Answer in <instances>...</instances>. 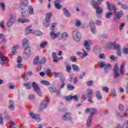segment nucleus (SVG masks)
Here are the masks:
<instances>
[{
    "instance_id": "1",
    "label": "nucleus",
    "mask_w": 128,
    "mask_h": 128,
    "mask_svg": "<svg viewBox=\"0 0 128 128\" xmlns=\"http://www.w3.org/2000/svg\"><path fill=\"white\" fill-rule=\"evenodd\" d=\"M23 46H27V48H25L23 54V58L25 60H28V58L30 56V47L28 45V40L26 38H24L22 42Z\"/></svg>"
},
{
    "instance_id": "2",
    "label": "nucleus",
    "mask_w": 128,
    "mask_h": 128,
    "mask_svg": "<svg viewBox=\"0 0 128 128\" xmlns=\"http://www.w3.org/2000/svg\"><path fill=\"white\" fill-rule=\"evenodd\" d=\"M112 8L114 14H115V18H113V22H114L116 24H119L118 20H120V18L124 16V12L120 10L116 12V5L114 4L112 5Z\"/></svg>"
},
{
    "instance_id": "3",
    "label": "nucleus",
    "mask_w": 128,
    "mask_h": 128,
    "mask_svg": "<svg viewBox=\"0 0 128 128\" xmlns=\"http://www.w3.org/2000/svg\"><path fill=\"white\" fill-rule=\"evenodd\" d=\"M120 76V68H118V63L115 64L113 68V77L114 78H118Z\"/></svg>"
},
{
    "instance_id": "4",
    "label": "nucleus",
    "mask_w": 128,
    "mask_h": 128,
    "mask_svg": "<svg viewBox=\"0 0 128 128\" xmlns=\"http://www.w3.org/2000/svg\"><path fill=\"white\" fill-rule=\"evenodd\" d=\"M70 116H72L70 113L67 112L64 114L62 115V118L65 122H68V120H69L71 124H74L72 118H71Z\"/></svg>"
},
{
    "instance_id": "5",
    "label": "nucleus",
    "mask_w": 128,
    "mask_h": 128,
    "mask_svg": "<svg viewBox=\"0 0 128 128\" xmlns=\"http://www.w3.org/2000/svg\"><path fill=\"white\" fill-rule=\"evenodd\" d=\"M32 86L34 88L35 92H36L38 96H42V91H40V88L38 86V85L36 84V82H32Z\"/></svg>"
},
{
    "instance_id": "6",
    "label": "nucleus",
    "mask_w": 128,
    "mask_h": 128,
    "mask_svg": "<svg viewBox=\"0 0 128 128\" xmlns=\"http://www.w3.org/2000/svg\"><path fill=\"white\" fill-rule=\"evenodd\" d=\"M107 4L108 8L109 10V12H107L106 14V18H110L111 16H112V5L109 2H106Z\"/></svg>"
},
{
    "instance_id": "7",
    "label": "nucleus",
    "mask_w": 128,
    "mask_h": 128,
    "mask_svg": "<svg viewBox=\"0 0 128 128\" xmlns=\"http://www.w3.org/2000/svg\"><path fill=\"white\" fill-rule=\"evenodd\" d=\"M16 14H14L13 15L11 16L10 20H8L7 22V26L8 28H10L16 22Z\"/></svg>"
},
{
    "instance_id": "8",
    "label": "nucleus",
    "mask_w": 128,
    "mask_h": 128,
    "mask_svg": "<svg viewBox=\"0 0 128 128\" xmlns=\"http://www.w3.org/2000/svg\"><path fill=\"white\" fill-rule=\"evenodd\" d=\"M72 36L76 42H79L82 36H80V33L76 30H74L72 32Z\"/></svg>"
},
{
    "instance_id": "9",
    "label": "nucleus",
    "mask_w": 128,
    "mask_h": 128,
    "mask_svg": "<svg viewBox=\"0 0 128 128\" xmlns=\"http://www.w3.org/2000/svg\"><path fill=\"white\" fill-rule=\"evenodd\" d=\"M96 12L97 18H100L102 16V14L104 12V9L102 7L98 6L96 7Z\"/></svg>"
},
{
    "instance_id": "10",
    "label": "nucleus",
    "mask_w": 128,
    "mask_h": 128,
    "mask_svg": "<svg viewBox=\"0 0 128 128\" xmlns=\"http://www.w3.org/2000/svg\"><path fill=\"white\" fill-rule=\"evenodd\" d=\"M114 50H116V54L118 56H122V48H120V46L116 44L114 46Z\"/></svg>"
},
{
    "instance_id": "11",
    "label": "nucleus",
    "mask_w": 128,
    "mask_h": 128,
    "mask_svg": "<svg viewBox=\"0 0 128 128\" xmlns=\"http://www.w3.org/2000/svg\"><path fill=\"white\" fill-rule=\"evenodd\" d=\"M48 102H50V99L48 98H46L44 99L40 105V108H48Z\"/></svg>"
},
{
    "instance_id": "12",
    "label": "nucleus",
    "mask_w": 128,
    "mask_h": 128,
    "mask_svg": "<svg viewBox=\"0 0 128 128\" xmlns=\"http://www.w3.org/2000/svg\"><path fill=\"white\" fill-rule=\"evenodd\" d=\"M0 64L2 66H4L6 64V56H4L2 53L0 52Z\"/></svg>"
},
{
    "instance_id": "13",
    "label": "nucleus",
    "mask_w": 128,
    "mask_h": 128,
    "mask_svg": "<svg viewBox=\"0 0 128 128\" xmlns=\"http://www.w3.org/2000/svg\"><path fill=\"white\" fill-rule=\"evenodd\" d=\"M85 112L86 114H88V112H90V116H92V114H98V110L94 108H88L85 110Z\"/></svg>"
},
{
    "instance_id": "14",
    "label": "nucleus",
    "mask_w": 128,
    "mask_h": 128,
    "mask_svg": "<svg viewBox=\"0 0 128 128\" xmlns=\"http://www.w3.org/2000/svg\"><path fill=\"white\" fill-rule=\"evenodd\" d=\"M29 114L32 118H34V120H36L37 122H40V120H41L40 116L38 114H36L32 112H30Z\"/></svg>"
},
{
    "instance_id": "15",
    "label": "nucleus",
    "mask_w": 128,
    "mask_h": 128,
    "mask_svg": "<svg viewBox=\"0 0 128 128\" xmlns=\"http://www.w3.org/2000/svg\"><path fill=\"white\" fill-rule=\"evenodd\" d=\"M88 94H86V98H92V96L94 94V92L92 91V89L90 88H88L87 90Z\"/></svg>"
},
{
    "instance_id": "16",
    "label": "nucleus",
    "mask_w": 128,
    "mask_h": 128,
    "mask_svg": "<svg viewBox=\"0 0 128 128\" xmlns=\"http://www.w3.org/2000/svg\"><path fill=\"white\" fill-rule=\"evenodd\" d=\"M50 36L52 38H58V36H60V33L58 32L57 34H56L54 30H52L50 32Z\"/></svg>"
},
{
    "instance_id": "17",
    "label": "nucleus",
    "mask_w": 128,
    "mask_h": 128,
    "mask_svg": "<svg viewBox=\"0 0 128 128\" xmlns=\"http://www.w3.org/2000/svg\"><path fill=\"white\" fill-rule=\"evenodd\" d=\"M28 6V1L25 0L20 4V8L21 10H24V8Z\"/></svg>"
},
{
    "instance_id": "18",
    "label": "nucleus",
    "mask_w": 128,
    "mask_h": 128,
    "mask_svg": "<svg viewBox=\"0 0 128 128\" xmlns=\"http://www.w3.org/2000/svg\"><path fill=\"white\" fill-rule=\"evenodd\" d=\"M92 115H90L87 120L86 126L88 128L90 126V124H92Z\"/></svg>"
},
{
    "instance_id": "19",
    "label": "nucleus",
    "mask_w": 128,
    "mask_h": 128,
    "mask_svg": "<svg viewBox=\"0 0 128 128\" xmlns=\"http://www.w3.org/2000/svg\"><path fill=\"white\" fill-rule=\"evenodd\" d=\"M96 96L98 100H102V96L99 90H96Z\"/></svg>"
},
{
    "instance_id": "20",
    "label": "nucleus",
    "mask_w": 128,
    "mask_h": 128,
    "mask_svg": "<svg viewBox=\"0 0 128 128\" xmlns=\"http://www.w3.org/2000/svg\"><path fill=\"white\" fill-rule=\"evenodd\" d=\"M112 68V64H108L104 67V70L106 74L108 72V71L110 70V68Z\"/></svg>"
},
{
    "instance_id": "21",
    "label": "nucleus",
    "mask_w": 128,
    "mask_h": 128,
    "mask_svg": "<svg viewBox=\"0 0 128 128\" xmlns=\"http://www.w3.org/2000/svg\"><path fill=\"white\" fill-rule=\"evenodd\" d=\"M117 128H128V121H126L120 126L118 125Z\"/></svg>"
},
{
    "instance_id": "22",
    "label": "nucleus",
    "mask_w": 128,
    "mask_h": 128,
    "mask_svg": "<svg viewBox=\"0 0 128 128\" xmlns=\"http://www.w3.org/2000/svg\"><path fill=\"white\" fill-rule=\"evenodd\" d=\"M62 2H59L58 1L54 2V7L57 8V10H60L62 8V5L60 4Z\"/></svg>"
},
{
    "instance_id": "23",
    "label": "nucleus",
    "mask_w": 128,
    "mask_h": 128,
    "mask_svg": "<svg viewBox=\"0 0 128 128\" xmlns=\"http://www.w3.org/2000/svg\"><path fill=\"white\" fill-rule=\"evenodd\" d=\"M14 101L12 100H10L9 108L10 110H14Z\"/></svg>"
},
{
    "instance_id": "24",
    "label": "nucleus",
    "mask_w": 128,
    "mask_h": 128,
    "mask_svg": "<svg viewBox=\"0 0 128 128\" xmlns=\"http://www.w3.org/2000/svg\"><path fill=\"white\" fill-rule=\"evenodd\" d=\"M18 22H22V24H24V22H30V20L26 18H20L18 19Z\"/></svg>"
},
{
    "instance_id": "25",
    "label": "nucleus",
    "mask_w": 128,
    "mask_h": 128,
    "mask_svg": "<svg viewBox=\"0 0 128 128\" xmlns=\"http://www.w3.org/2000/svg\"><path fill=\"white\" fill-rule=\"evenodd\" d=\"M63 12H64V14H65V16H67V18H70V12H68V10H66V8H63Z\"/></svg>"
},
{
    "instance_id": "26",
    "label": "nucleus",
    "mask_w": 128,
    "mask_h": 128,
    "mask_svg": "<svg viewBox=\"0 0 128 128\" xmlns=\"http://www.w3.org/2000/svg\"><path fill=\"white\" fill-rule=\"evenodd\" d=\"M38 60H40L39 56H36L35 57L34 60L33 64H40V61H38Z\"/></svg>"
},
{
    "instance_id": "27",
    "label": "nucleus",
    "mask_w": 128,
    "mask_h": 128,
    "mask_svg": "<svg viewBox=\"0 0 128 128\" xmlns=\"http://www.w3.org/2000/svg\"><path fill=\"white\" fill-rule=\"evenodd\" d=\"M8 124L10 128H14L16 126V122L14 121H9Z\"/></svg>"
},
{
    "instance_id": "28",
    "label": "nucleus",
    "mask_w": 128,
    "mask_h": 128,
    "mask_svg": "<svg viewBox=\"0 0 128 128\" xmlns=\"http://www.w3.org/2000/svg\"><path fill=\"white\" fill-rule=\"evenodd\" d=\"M72 68L74 72H80V68L76 64H72Z\"/></svg>"
},
{
    "instance_id": "29",
    "label": "nucleus",
    "mask_w": 128,
    "mask_h": 128,
    "mask_svg": "<svg viewBox=\"0 0 128 128\" xmlns=\"http://www.w3.org/2000/svg\"><path fill=\"white\" fill-rule=\"evenodd\" d=\"M52 14L51 12L46 14L45 20L47 21H50V18H52Z\"/></svg>"
},
{
    "instance_id": "30",
    "label": "nucleus",
    "mask_w": 128,
    "mask_h": 128,
    "mask_svg": "<svg viewBox=\"0 0 128 128\" xmlns=\"http://www.w3.org/2000/svg\"><path fill=\"white\" fill-rule=\"evenodd\" d=\"M98 2L96 0H92L91 2V5L93 6V8H98Z\"/></svg>"
},
{
    "instance_id": "31",
    "label": "nucleus",
    "mask_w": 128,
    "mask_h": 128,
    "mask_svg": "<svg viewBox=\"0 0 128 128\" xmlns=\"http://www.w3.org/2000/svg\"><path fill=\"white\" fill-rule=\"evenodd\" d=\"M46 62V57H43L42 59L39 61V64L40 66H42V64H45Z\"/></svg>"
},
{
    "instance_id": "32",
    "label": "nucleus",
    "mask_w": 128,
    "mask_h": 128,
    "mask_svg": "<svg viewBox=\"0 0 128 128\" xmlns=\"http://www.w3.org/2000/svg\"><path fill=\"white\" fill-rule=\"evenodd\" d=\"M120 74L122 76L124 74V64H122L120 68Z\"/></svg>"
},
{
    "instance_id": "33",
    "label": "nucleus",
    "mask_w": 128,
    "mask_h": 128,
    "mask_svg": "<svg viewBox=\"0 0 128 128\" xmlns=\"http://www.w3.org/2000/svg\"><path fill=\"white\" fill-rule=\"evenodd\" d=\"M28 12L26 10H24L22 11L21 13V16L23 18H26L28 16Z\"/></svg>"
},
{
    "instance_id": "34",
    "label": "nucleus",
    "mask_w": 128,
    "mask_h": 128,
    "mask_svg": "<svg viewBox=\"0 0 128 128\" xmlns=\"http://www.w3.org/2000/svg\"><path fill=\"white\" fill-rule=\"evenodd\" d=\"M84 46L88 52H90V44H88V41L86 40L84 42Z\"/></svg>"
},
{
    "instance_id": "35",
    "label": "nucleus",
    "mask_w": 128,
    "mask_h": 128,
    "mask_svg": "<svg viewBox=\"0 0 128 128\" xmlns=\"http://www.w3.org/2000/svg\"><path fill=\"white\" fill-rule=\"evenodd\" d=\"M24 86H26V88L27 90H30V82H24Z\"/></svg>"
},
{
    "instance_id": "36",
    "label": "nucleus",
    "mask_w": 128,
    "mask_h": 128,
    "mask_svg": "<svg viewBox=\"0 0 128 128\" xmlns=\"http://www.w3.org/2000/svg\"><path fill=\"white\" fill-rule=\"evenodd\" d=\"M66 86H67V88H68L69 90H74V86H72L71 84H70V83L67 84Z\"/></svg>"
},
{
    "instance_id": "37",
    "label": "nucleus",
    "mask_w": 128,
    "mask_h": 128,
    "mask_svg": "<svg viewBox=\"0 0 128 128\" xmlns=\"http://www.w3.org/2000/svg\"><path fill=\"white\" fill-rule=\"evenodd\" d=\"M68 36V33L64 32L62 34V38L63 40H66Z\"/></svg>"
},
{
    "instance_id": "38",
    "label": "nucleus",
    "mask_w": 128,
    "mask_h": 128,
    "mask_svg": "<svg viewBox=\"0 0 128 128\" xmlns=\"http://www.w3.org/2000/svg\"><path fill=\"white\" fill-rule=\"evenodd\" d=\"M41 84H44V86H50V82L46 80L41 81Z\"/></svg>"
},
{
    "instance_id": "39",
    "label": "nucleus",
    "mask_w": 128,
    "mask_h": 128,
    "mask_svg": "<svg viewBox=\"0 0 128 128\" xmlns=\"http://www.w3.org/2000/svg\"><path fill=\"white\" fill-rule=\"evenodd\" d=\"M28 10L30 14H34V8H32V6H29L28 8Z\"/></svg>"
},
{
    "instance_id": "40",
    "label": "nucleus",
    "mask_w": 128,
    "mask_h": 128,
    "mask_svg": "<svg viewBox=\"0 0 128 128\" xmlns=\"http://www.w3.org/2000/svg\"><path fill=\"white\" fill-rule=\"evenodd\" d=\"M70 58V60L72 62H78V59L76 58L74 56H71Z\"/></svg>"
},
{
    "instance_id": "41",
    "label": "nucleus",
    "mask_w": 128,
    "mask_h": 128,
    "mask_svg": "<svg viewBox=\"0 0 128 128\" xmlns=\"http://www.w3.org/2000/svg\"><path fill=\"white\" fill-rule=\"evenodd\" d=\"M66 70L67 72L70 74V70H72V66L70 65H67L66 66Z\"/></svg>"
},
{
    "instance_id": "42",
    "label": "nucleus",
    "mask_w": 128,
    "mask_h": 128,
    "mask_svg": "<svg viewBox=\"0 0 128 128\" xmlns=\"http://www.w3.org/2000/svg\"><path fill=\"white\" fill-rule=\"evenodd\" d=\"M33 32L36 36H42V32L40 31H38V30L34 31Z\"/></svg>"
},
{
    "instance_id": "43",
    "label": "nucleus",
    "mask_w": 128,
    "mask_h": 128,
    "mask_svg": "<svg viewBox=\"0 0 128 128\" xmlns=\"http://www.w3.org/2000/svg\"><path fill=\"white\" fill-rule=\"evenodd\" d=\"M50 20H45V22L44 23V26H46V28H48V26H50Z\"/></svg>"
},
{
    "instance_id": "44",
    "label": "nucleus",
    "mask_w": 128,
    "mask_h": 128,
    "mask_svg": "<svg viewBox=\"0 0 128 128\" xmlns=\"http://www.w3.org/2000/svg\"><path fill=\"white\" fill-rule=\"evenodd\" d=\"M98 64L100 65V68H104L107 64H106V62H100Z\"/></svg>"
},
{
    "instance_id": "45",
    "label": "nucleus",
    "mask_w": 128,
    "mask_h": 128,
    "mask_svg": "<svg viewBox=\"0 0 128 128\" xmlns=\"http://www.w3.org/2000/svg\"><path fill=\"white\" fill-rule=\"evenodd\" d=\"M71 100H74L75 102H78V96L77 95L71 96Z\"/></svg>"
},
{
    "instance_id": "46",
    "label": "nucleus",
    "mask_w": 128,
    "mask_h": 128,
    "mask_svg": "<svg viewBox=\"0 0 128 128\" xmlns=\"http://www.w3.org/2000/svg\"><path fill=\"white\" fill-rule=\"evenodd\" d=\"M32 32V29H26L25 30V34H28Z\"/></svg>"
},
{
    "instance_id": "47",
    "label": "nucleus",
    "mask_w": 128,
    "mask_h": 128,
    "mask_svg": "<svg viewBox=\"0 0 128 128\" xmlns=\"http://www.w3.org/2000/svg\"><path fill=\"white\" fill-rule=\"evenodd\" d=\"M56 24H58V23H56V22H54V23L52 24V25L50 27V30L52 31L54 30V28H55L56 26Z\"/></svg>"
},
{
    "instance_id": "48",
    "label": "nucleus",
    "mask_w": 128,
    "mask_h": 128,
    "mask_svg": "<svg viewBox=\"0 0 128 128\" xmlns=\"http://www.w3.org/2000/svg\"><path fill=\"white\" fill-rule=\"evenodd\" d=\"M0 124H4V118L2 114H0Z\"/></svg>"
},
{
    "instance_id": "49",
    "label": "nucleus",
    "mask_w": 128,
    "mask_h": 128,
    "mask_svg": "<svg viewBox=\"0 0 128 128\" xmlns=\"http://www.w3.org/2000/svg\"><path fill=\"white\" fill-rule=\"evenodd\" d=\"M48 88H49V90H50V92H56V88L50 87Z\"/></svg>"
},
{
    "instance_id": "50",
    "label": "nucleus",
    "mask_w": 128,
    "mask_h": 128,
    "mask_svg": "<svg viewBox=\"0 0 128 128\" xmlns=\"http://www.w3.org/2000/svg\"><path fill=\"white\" fill-rule=\"evenodd\" d=\"M86 84L88 86H92L94 84V81H88L86 82Z\"/></svg>"
},
{
    "instance_id": "51",
    "label": "nucleus",
    "mask_w": 128,
    "mask_h": 128,
    "mask_svg": "<svg viewBox=\"0 0 128 128\" xmlns=\"http://www.w3.org/2000/svg\"><path fill=\"white\" fill-rule=\"evenodd\" d=\"M102 90L105 92H108V90H110V88L106 86L102 87Z\"/></svg>"
},
{
    "instance_id": "52",
    "label": "nucleus",
    "mask_w": 128,
    "mask_h": 128,
    "mask_svg": "<svg viewBox=\"0 0 128 128\" xmlns=\"http://www.w3.org/2000/svg\"><path fill=\"white\" fill-rule=\"evenodd\" d=\"M28 98L30 100H34V98H36V96L34 94H30L28 96Z\"/></svg>"
},
{
    "instance_id": "53",
    "label": "nucleus",
    "mask_w": 128,
    "mask_h": 128,
    "mask_svg": "<svg viewBox=\"0 0 128 128\" xmlns=\"http://www.w3.org/2000/svg\"><path fill=\"white\" fill-rule=\"evenodd\" d=\"M22 62V58L20 56H18L17 58V62L18 64H20Z\"/></svg>"
},
{
    "instance_id": "54",
    "label": "nucleus",
    "mask_w": 128,
    "mask_h": 128,
    "mask_svg": "<svg viewBox=\"0 0 128 128\" xmlns=\"http://www.w3.org/2000/svg\"><path fill=\"white\" fill-rule=\"evenodd\" d=\"M64 98H65V100H67L68 102H69V100H72V96H65L64 97Z\"/></svg>"
},
{
    "instance_id": "55",
    "label": "nucleus",
    "mask_w": 128,
    "mask_h": 128,
    "mask_svg": "<svg viewBox=\"0 0 128 128\" xmlns=\"http://www.w3.org/2000/svg\"><path fill=\"white\" fill-rule=\"evenodd\" d=\"M46 44H48V43L46 42H44L40 44V48H44L46 46Z\"/></svg>"
},
{
    "instance_id": "56",
    "label": "nucleus",
    "mask_w": 128,
    "mask_h": 128,
    "mask_svg": "<svg viewBox=\"0 0 128 128\" xmlns=\"http://www.w3.org/2000/svg\"><path fill=\"white\" fill-rule=\"evenodd\" d=\"M120 110H124V107L122 104H120L118 106Z\"/></svg>"
},
{
    "instance_id": "57",
    "label": "nucleus",
    "mask_w": 128,
    "mask_h": 128,
    "mask_svg": "<svg viewBox=\"0 0 128 128\" xmlns=\"http://www.w3.org/2000/svg\"><path fill=\"white\" fill-rule=\"evenodd\" d=\"M110 58L113 61L116 60V57L114 56L113 55L110 56Z\"/></svg>"
},
{
    "instance_id": "58",
    "label": "nucleus",
    "mask_w": 128,
    "mask_h": 128,
    "mask_svg": "<svg viewBox=\"0 0 128 128\" xmlns=\"http://www.w3.org/2000/svg\"><path fill=\"white\" fill-rule=\"evenodd\" d=\"M75 24L76 26H80L82 24V22L80 20H76V22Z\"/></svg>"
},
{
    "instance_id": "59",
    "label": "nucleus",
    "mask_w": 128,
    "mask_h": 128,
    "mask_svg": "<svg viewBox=\"0 0 128 128\" xmlns=\"http://www.w3.org/2000/svg\"><path fill=\"white\" fill-rule=\"evenodd\" d=\"M52 56V58L54 60H56L57 58H58V56L56 55V53L53 52Z\"/></svg>"
},
{
    "instance_id": "60",
    "label": "nucleus",
    "mask_w": 128,
    "mask_h": 128,
    "mask_svg": "<svg viewBox=\"0 0 128 128\" xmlns=\"http://www.w3.org/2000/svg\"><path fill=\"white\" fill-rule=\"evenodd\" d=\"M96 26H101L102 25V21L100 20H96Z\"/></svg>"
},
{
    "instance_id": "61",
    "label": "nucleus",
    "mask_w": 128,
    "mask_h": 128,
    "mask_svg": "<svg viewBox=\"0 0 128 128\" xmlns=\"http://www.w3.org/2000/svg\"><path fill=\"white\" fill-rule=\"evenodd\" d=\"M123 52L124 54H128V48H124L123 49Z\"/></svg>"
},
{
    "instance_id": "62",
    "label": "nucleus",
    "mask_w": 128,
    "mask_h": 128,
    "mask_svg": "<svg viewBox=\"0 0 128 128\" xmlns=\"http://www.w3.org/2000/svg\"><path fill=\"white\" fill-rule=\"evenodd\" d=\"M99 58H106V55L104 54H100Z\"/></svg>"
},
{
    "instance_id": "63",
    "label": "nucleus",
    "mask_w": 128,
    "mask_h": 128,
    "mask_svg": "<svg viewBox=\"0 0 128 128\" xmlns=\"http://www.w3.org/2000/svg\"><path fill=\"white\" fill-rule=\"evenodd\" d=\"M91 32H92V34H96V26L91 27Z\"/></svg>"
},
{
    "instance_id": "64",
    "label": "nucleus",
    "mask_w": 128,
    "mask_h": 128,
    "mask_svg": "<svg viewBox=\"0 0 128 128\" xmlns=\"http://www.w3.org/2000/svg\"><path fill=\"white\" fill-rule=\"evenodd\" d=\"M122 8H124V10H128V6L126 4H123L122 6Z\"/></svg>"
}]
</instances>
